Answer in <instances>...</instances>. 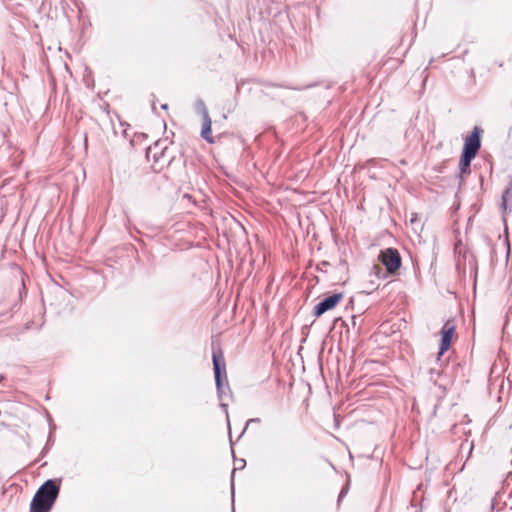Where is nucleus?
Here are the masks:
<instances>
[{"mask_svg":"<svg viewBox=\"0 0 512 512\" xmlns=\"http://www.w3.org/2000/svg\"><path fill=\"white\" fill-rule=\"evenodd\" d=\"M161 108L166 110V109H168V105L167 104H163V105H161Z\"/></svg>","mask_w":512,"mask_h":512,"instance_id":"16","label":"nucleus"},{"mask_svg":"<svg viewBox=\"0 0 512 512\" xmlns=\"http://www.w3.org/2000/svg\"><path fill=\"white\" fill-rule=\"evenodd\" d=\"M196 113L200 114L202 118L209 117V112L207 107L202 99H198L195 103Z\"/></svg>","mask_w":512,"mask_h":512,"instance_id":"12","label":"nucleus"},{"mask_svg":"<svg viewBox=\"0 0 512 512\" xmlns=\"http://www.w3.org/2000/svg\"><path fill=\"white\" fill-rule=\"evenodd\" d=\"M212 362L217 397L220 402V407L226 415L227 422H229L228 404L226 403V400L232 397V392L227 379L225 359L220 349L213 350ZM228 426L230 427V423H228Z\"/></svg>","mask_w":512,"mask_h":512,"instance_id":"1","label":"nucleus"},{"mask_svg":"<svg viewBox=\"0 0 512 512\" xmlns=\"http://www.w3.org/2000/svg\"><path fill=\"white\" fill-rule=\"evenodd\" d=\"M475 157L476 156L461 152V156H460V160H459L460 176L462 174L470 172V165H471L472 160Z\"/></svg>","mask_w":512,"mask_h":512,"instance_id":"8","label":"nucleus"},{"mask_svg":"<svg viewBox=\"0 0 512 512\" xmlns=\"http://www.w3.org/2000/svg\"><path fill=\"white\" fill-rule=\"evenodd\" d=\"M61 479L46 480L34 494L30 512H50L59 496Z\"/></svg>","mask_w":512,"mask_h":512,"instance_id":"2","label":"nucleus"},{"mask_svg":"<svg viewBox=\"0 0 512 512\" xmlns=\"http://www.w3.org/2000/svg\"><path fill=\"white\" fill-rule=\"evenodd\" d=\"M234 469L231 472V491H232V497H234V475L236 470H242L246 466V461L243 458H235L234 457Z\"/></svg>","mask_w":512,"mask_h":512,"instance_id":"10","label":"nucleus"},{"mask_svg":"<svg viewBox=\"0 0 512 512\" xmlns=\"http://www.w3.org/2000/svg\"><path fill=\"white\" fill-rule=\"evenodd\" d=\"M346 494V490L345 489H342L340 494H339V497H338V501L341 500V498Z\"/></svg>","mask_w":512,"mask_h":512,"instance_id":"15","label":"nucleus"},{"mask_svg":"<svg viewBox=\"0 0 512 512\" xmlns=\"http://www.w3.org/2000/svg\"><path fill=\"white\" fill-rule=\"evenodd\" d=\"M202 119H203V125H202V129H201V137L208 143H214V138L212 136V130H211V125H212L211 118L209 116V117L202 118Z\"/></svg>","mask_w":512,"mask_h":512,"instance_id":"7","label":"nucleus"},{"mask_svg":"<svg viewBox=\"0 0 512 512\" xmlns=\"http://www.w3.org/2000/svg\"><path fill=\"white\" fill-rule=\"evenodd\" d=\"M260 422V419L259 418H251L249 419L247 422H246V425H245V428L243 429L242 431V434L246 431L247 427L251 424V423H259Z\"/></svg>","mask_w":512,"mask_h":512,"instance_id":"13","label":"nucleus"},{"mask_svg":"<svg viewBox=\"0 0 512 512\" xmlns=\"http://www.w3.org/2000/svg\"><path fill=\"white\" fill-rule=\"evenodd\" d=\"M152 110L155 111L156 110V107H155V103L152 104Z\"/></svg>","mask_w":512,"mask_h":512,"instance_id":"17","label":"nucleus"},{"mask_svg":"<svg viewBox=\"0 0 512 512\" xmlns=\"http://www.w3.org/2000/svg\"><path fill=\"white\" fill-rule=\"evenodd\" d=\"M322 265H329L327 261L322 262Z\"/></svg>","mask_w":512,"mask_h":512,"instance_id":"18","label":"nucleus"},{"mask_svg":"<svg viewBox=\"0 0 512 512\" xmlns=\"http://www.w3.org/2000/svg\"><path fill=\"white\" fill-rule=\"evenodd\" d=\"M353 324L355 325V316H352Z\"/></svg>","mask_w":512,"mask_h":512,"instance_id":"19","label":"nucleus"},{"mask_svg":"<svg viewBox=\"0 0 512 512\" xmlns=\"http://www.w3.org/2000/svg\"><path fill=\"white\" fill-rule=\"evenodd\" d=\"M440 374H441V371H440V370H437V369H435V368H431V369H430L431 379H433L435 375H436V376H440Z\"/></svg>","mask_w":512,"mask_h":512,"instance_id":"14","label":"nucleus"},{"mask_svg":"<svg viewBox=\"0 0 512 512\" xmlns=\"http://www.w3.org/2000/svg\"><path fill=\"white\" fill-rule=\"evenodd\" d=\"M482 133L483 129L479 126H475L472 132L464 139L462 152L473 156H477L481 148Z\"/></svg>","mask_w":512,"mask_h":512,"instance_id":"4","label":"nucleus"},{"mask_svg":"<svg viewBox=\"0 0 512 512\" xmlns=\"http://www.w3.org/2000/svg\"><path fill=\"white\" fill-rule=\"evenodd\" d=\"M454 332L455 325L453 322L450 320L446 321L441 330V340L437 360H440V357L450 348Z\"/></svg>","mask_w":512,"mask_h":512,"instance_id":"6","label":"nucleus"},{"mask_svg":"<svg viewBox=\"0 0 512 512\" xmlns=\"http://www.w3.org/2000/svg\"><path fill=\"white\" fill-rule=\"evenodd\" d=\"M378 260L385 268V277L399 275L402 257L396 248L389 247L381 250Z\"/></svg>","mask_w":512,"mask_h":512,"instance_id":"3","label":"nucleus"},{"mask_svg":"<svg viewBox=\"0 0 512 512\" xmlns=\"http://www.w3.org/2000/svg\"><path fill=\"white\" fill-rule=\"evenodd\" d=\"M509 202L512 203V181L510 182L509 186L502 193L501 208H502L503 214L506 213Z\"/></svg>","mask_w":512,"mask_h":512,"instance_id":"9","label":"nucleus"},{"mask_svg":"<svg viewBox=\"0 0 512 512\" xmlns=\"http://www.w3.org/2000/svg\"><path fill=\"white\" fill-rule=\"evenodd\" d=\"M342 293H334L322 299L318 304H316L313 308V315L318 318L322 316L325 312L332 310L337 306V304L342 300Z\"/></svg>","mask_w":512,"mask_h":512,"instance_id":"5","label":"nucleus"},{"mask_svg":"<svg viewBox=\"0 0 512 512\" xmlns=\"http://www.w3.org/2000/svg\"><path fill=\"white\" fill-rule=\"evenodd\" d=\"M158 147H159V142L155 143L153 148L150 147L148 149L147 156L149 157L150 154L152 153V151L156 150ZM166 151H167V147L162 148L160 152L155 151L153 153V160H154V162L158 163L161 160V158H163L165 156Z\"/></svg>","mask_w":512,"mask_h":512,"instance_id":"11","label":"nucleus"}]
</instances>
